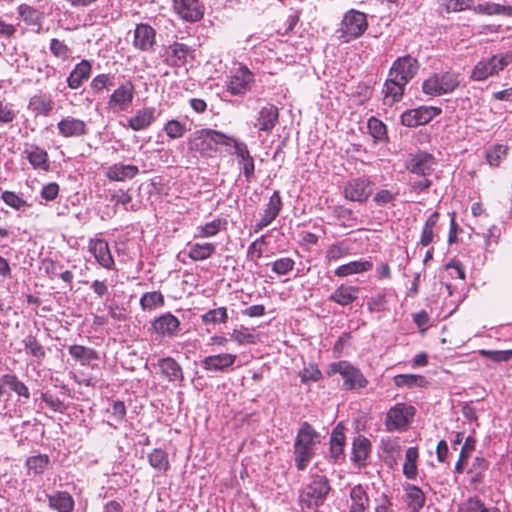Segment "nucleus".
Segmentation results:
<instances>
[{
	"label": "nucleus",
	"instance_id": "nucleus-48",
	"mask_svg": "<svg viewBox=\"0 0 512 512\" xmlns=\"http://www.w3.org/2000/svg\"><path fill=\"white\" fill-rule=\"evenodd\" d=\"M214 251L215 245L212 243H195L191 245L188 256L194 261H200L209 258Z\"/></svg>",
	"mask_w": 512,
	"mask_h": 512
},
{
	"label": "nucleus",
	"instance_id": "nucleus-15",
	"mask_svg": "<svg viewBox=\"0 0 512 512\" xmlns=\"http://www.w3.org/2000/svg\"><path fill=\"white\" fill-rule=\"evenodd\" d=\"M156 43L155 29L146 23H139L134 30L132 45L135 49L142 52H149L153 50Z\"/></svg>",
	"mask_w": 512,
	"mask_h": 512
},
{
	"label": "nucleus",
	"instance_id": "nucleus-33",
	"mask_svg": "<svg viewBox=\"0 0 512 512\" xmlns=\"http://www.w3.org/2000/svg\"><path fill=\"white\" fill-rule=\"evenodd\" d=\"M373 268V263L370 260H357L339 266L335 270V275L338 277H346L353 274H359L369 271Z\"/></svg>",
	"mask_w": 512,
	"mask_h": 512
},
{
	"label": "nucleus",
	"instance_id": "nucleus-2",
	"mask_svg": "<svg viewBox=\"0 0 512 512\" xmlns=\"http://www.w3.org/2000/svg\"><path fill=\"white\" fill-rule=\"evenodd\" d=\"M321 443V435L308 422H303L298 430L294 443L295 465L304 471L315 456L317 445Z\"/></svg>",
	"mask_w": 512,
	"mask_h": 512
},
{
	"label": "nucleus",
	"instance_id": "nucleus-50",
	"mask_svg": "<svg viewBox=\"0 0 512 512\" xmlns=\"http://www.w3.org/2000/svg\"><path fill=\"white\" fill-rule=\"evenodd\" d=\"M352 452L355 462L364 461L370 452V441L363 436H358L353 441Z\"/></svg>",
	"mask_w": 512,
	"mask_h": 512
},
{
	"label": "nucleus",
	"instance_id": "nucleus-14",
	"mask_svg": "<svg viewBox=\"0 0 512 512\" xmlns=\"http://www.w3.org/2000/svg\"><path fill=\"white\" fill-rule=\"evenodd\" d=\"M58 133L64 138H80L89 133L87 123L79 118L67 116L57 123Z\"/></svg>",
	"mask_w": 512,
	"mask_h": 512
},
{
	"label": "nucleus",
	"instance_id": "nucleus-46",
	"mask_svg": "<svg viewBox=\"0 0 512 512\" xmlns=\"http://www.w3.org/2000/svg\"><path fill=\"white\" fill-rule=\"evenodd\" d=\"M418 458V450L416 447H409L405 453V462L403 465V473L408 479H414L417 476L416 461Z\"/></svg>",
	"mask_w": 512,
	"mask_h": 512
},
{
	"label": "nucleus",
	"instance_id": "nucleus-21",
	"mask_svg": "<svg viewBox=\"0 0 512 512\" xmlns=\"http://www.w3.org/2000/svg\"><path fill=\"white\" fill-rule=\"evenodd\" d=\"M406 85L407 84L397 80L393 76H389L382 89L384 104L391 106L399 102L403 97Z\"/></svg>",
	"mask_w": 512,
	"mask_h": 512
},
{
	"label": "nucleus",
	"instance_id": "nucleus-58",
	"mask_svg": "<svg viewBox=\"0 0 512 512\" xmlns=\"http://www.w3.org/2000/svg\"><path fill=\"white\" fill-rule=\"evenodd\" d=\"M368 129L375 140H383L386 137V125L375 117L368 120Z\"/></svg>",
	"mask_w": 512,
	"mask_h": 512
},
{
	"label": "nucleus",
	"instance_id": "nucleus-39",
	"mask_svg": "<svg viewBox=\"0 0 512 512\" xmlns=\"http://www.w3.org/2000/svg\"><path fill=\"white\" fill-rule=\"evenodd\" d=\"M1 382L8 386L19 397H23L25 399L30 398L28 387L17 377V375L11 373L4 374L1 376Z\"/></svg>",
	"mask_w": 512,
	"mask_h": 512
},
{
	"label": "nucleus",
	"instance_id": "nucleus-41",
	"mask_svg": "<svg viewBox=\"0 0 512 512\" xmlns=\"http://www.w3.org/2000/svg\"><path fill=\"white\" fill-rule=\"evenodd\" d=\"M30 106L38 114L49 116L54 109V102L50 96L35 95L30 99Z\"/></svg>",
	"mask_w": 512,
	"mask_h": 512
},
{
	"label": "nucleus",
	"instance_id": "nucleus-26",
	"mask_svg": "<svg viewBox=\"0 0 512 512\" xmlns=\"http://www.w3.org/2000/svg\"><path fill=\"white\" fill-rule=\"evenodd\" d=\"M92 71L90 61L83 59L77 63L67 78V85L71 89H78L85 80H88Z\"/></svg>",
	"mask_w": 512,
	"mask_h": 512
},
{
	"label": "nucleus",
	"instance_id": "nucleus-55",
	"mask_svg": "<svg viewBox=\"0 0 512 512\" xmlns=\"http://www.w3.org/2000/svg\"><path fill=\"white\" fill-rule=\"evenodd\" d=\"M23 344L29 354L36 357L37 359H43L45 357V350L43 346L37 341V339L28 335L24 340Z\"/></svg>",
	"mask_w": 512,
	"mask_h": 512
},
{
	"label": "nucleus",
	"instance_id": "nucleus-36",
	"mask_svg": "<svg viewBox=\"0 0 512 512\" xmlns=\"http://www.w3.org/2000/svg\"><path fill=\"white\" fill-rule=\"evenodd\" d=\"M282 209V199L279 191H274L271 195L267 207L265 209L264 215L259 224H270L274 221Z\"/></svg>",
	"mask_w": 512,
	"mask_h": 512
},
{
	"label": "nucleus",
	"instance_id": "nucleus-59",
	"mask_svg": "<svg viewBox=\"0 0 512 512\" xmlns=\"http://www.w3.org/2000/svg\"><path fill=\"white\" fill-rule=\"evenodd\" d=\"M294 260L289 257H283L274 261L271 269L278 275H287L294 268Z\"/></svg>",
	"mask_w": 512,
	"mask_h": 512
},
{
	"label": "nucleus",
	"instance_id": "nucleus-7",
	"mask_svg": "<svg viewBox=\"0 0 512 512\" xmlns=\"http://www.w3.org/2000/svg\"><path fill=\"white\" fill-rule=\"evenodd\" d=\"M332 373H338L342 376L344 382L343 387L345 390H356L365 388L368 384L367 379L363 373L350 364L348 361H339L330 365Z\"/></svg>",
	"mask_w": 512,
	"mask_h": 512
},
{
	"label": "nucleus",
	"instance_id": "nucleus-56",
	"mask_svg": "<svg viewBox=\"0 0 512 512\" xmlns=\"http://www.w3.org/2000/svg\"><path fill=\"white\" fill-rule=\"evenodd\" d=\"M112 80L113 76L110 74H99L92 79L90 87L94 94H100L112 85Z\"/></svg>",
	"mask_w": 512,
	"mask_h": 512
},
{
	"label": "nucleus",
	"instance_id": "nucleus-35",
	"mask_svg": "<svg viewBox=\"0 0 512 512\" xmlns=\"http://www.w3.org/2000/svg\"><path fill=\"white\" fill-rule=\"evenodd\" d=\"M49 506L58 512H71L74 507V501L68 492L58 491L53 495H48Z\"/></svg>",
	"mask_w": 512,
	"mask_h": 512
},
{
	"label": "nucleus",
	"instance_id": "nucleus-4",
	"mask_svg": "<svg viewBox=\"0 0 512 512\" xmlns=\"http://www.w3.org/2000/svg\"><path fill=\"white\" fill-rule=\"evenodd\" d=\"M368 28L366 14L355 9L347 11L337 29V37L341 43H348L362 36Z\"/></svg>",
	"mask_w": 512,
	"mask_h": 512
},
{
	"label": "nucleus",
	"instance_id": "nucleus-64",
	"mask_svg": "<svg viewBox=\"0 0 512 512\" xmlns=\"http://www.w3.org/2000/svg\"><path fill=\"white\" fill-rule=\"evenodd\" d=\"M471 0H442L446 12H459L470 7Z\"/></svg>",
	"mask_w": 512,
	"mask_h": 512
},
{
	"label": "nucleus",
	"instance_id": "nucleus-31",
	"mask_svg": "<svg viewBox=\"0 0 512 512\" xmlns=\"http://www.w3.org/2000/svg\"><path fill=\"white\" fill-rule=\"evenodd\" d=\"M17 13L19 18L27 25L32 27H38L39 29L42 26L44 13L35 7L22 3L17 7Z\"/></svg>",
	"mask_w": 512,
	"mask_h": 512
},
{
	"label": "nucleus",
	"instance_id": "nucleus-60",
	"mask_svg": "<svg viewBox=\"0 0 512 512\" xmlns=\"http://www.w3.org/2000/svg\"><path fill=\"white\" fill-rule=\"evenodd\" d=\"M473 11L482 15H500L503 14V5L491 2L480 3L473 8Z\"/></svg>",
	"mask_w": 512,
	"mask_h": 512
},
{
	"label": "nucleus",
	"instance_id": "nucleus-52",
	"mask_svg": "<svg viewBox=\"0 0 512 512\" xmlns=\"http://www.w3.org/2000/svg\"><path fill=\"white\" fill-rule=\"evenodd\" d=\"M345 444V435L338 428L334 429L330 440V451L331 456L334 459H338L343 454V448Z\"/></svg>",
	"mask_w": 512,
	"mask_h": 512
},
{
	"label": "nucleus",
	"instance_id": "nucleus-57",
	"mask_svg": "<svg viewBox=\"0 0 512 512\" xmlns=\"http://www.w3.org/2000/svg\"><path fill=\"white\" fill-rule=\"evenodd\" d=\"M350 254V248L342 242L335 243L329 247L326 252V259L328 261H337L340 258L348 256Z\"/></svg>",
	"mask_w": 512,
	"mask_h": 512
},
{
	"label": "nucleus",
	"instance_id": "nucleus-34",
	"mask_svg": "<svg viewBox=\"0 0 512 512\" xmlns=\"http://www.w3.org/2000/svg\"><path fill=\"white\" fill-rule=\"evenodd\" d=\"M358 291V287L341 285L330 295L329 299L341 306H347L357 299Z\"/></svg>",
	"mask_w": 512,
	"mask_h": 512
},
{
	"label": "nucleus",
	"instance_id": "nucleus-42",
	"mask_svg": "<svg viewBox=\"0 0 512 512\" xmlns=\"http://www.w3.org/2000/svg\"><path fill=\"white\" fill-rule=\"evenodd\" d=\"M394 384L397 387H425L428 381L424 376L417 374H399L394 377Z\"/></svg>",
	"mask_w": 512,
	"mask_h": 512
},
{
	"label": "nucleus",
	"instance_id": "nucleus-6",
	"mask_svg": "<svg viewBox=\"0 0 512 512\" xmlns=\"http://www.w3.org/2000/svg\"><path fill=\"white\" fill-rule=\"evenodd\" d=\"M460 84L458 74L453 72L435 73L422 84V90L428 95H442L453 92Z\"/></svg>",
	"mask_w": 512,
	"mask_h": 512
},
{
	"label": "nucleus",
	"instance_id": "nucleus-27",
	"mask_svg": "<svg viewBox=\"0 0 512 512\" xmlns=\"http://www.w3.org/2000/svg\"><path fill=\"white\" fill-rule=\"evenodd\" d=\"M432 117V108H417L404 112L401 115V122L407 127H417L428 123Z\"/></svg>",
	"mask_w": 512,
	"mask_h": 512
},
{
	"label": "nucleus",
	"instance_id": "nucleus-22",
	"mask_svg": "<svg viewBox=\"0 0 512 512\" xmlns=\"http://www.w3.org/2000/svg\"><path fill=\"white\" fill-rule=\"evenodd\" d=\"M88 248L102 267L111 269L114 266V259L107 242L102 239H91Z\"/></svg>",
	"mask_w": 512,
	"mask_h": 512
},
{
	"label": "nucleus",
	"instance_id": "nucleus-28",
	"mask_svg": "<svg viewBox=\"0 0 512 512\" xmlns=\"http://www.w3.org/2000/svg\"><path fill=\"white\" fill-rule=\"evenodd\" d=\"M236 355L223 353L210 355L203 359L202 366L208 371H224L235 363Z\"/></svg>",
	"mask_w": 512,
	"mask_h": 512
},
{
	"label": "nucleus",
	"instance_id": "nucleus-62",
	"mask_svg": "<svg viewBox=\"0 0 512 512\" xmlns=\"http://www.w3.org/2000/svg\"><path fill=\"white\" fill-rule=\"evenodd\" d=\"M41 399L45 402L54 412L64 413L67 409L65 403L58 397L51 395L50 393H42Z\"/></svg>",
	"mask_w": 512,
	"mask_h": 512
},
{
	"label": "nucleus",
	"instance_id": "nucleus-63",
	"mask_svg": "<svg viewBox=\"0 0 512 512\" xmlns=\"http://www.w3.org/2000/svg\"><path fill=\"white\" fill-rule=\"evenodd\" d=\"M299 375L303 383H308L310 381L316 382L322 377L321 371L315 365H309L308 367H305L302 371H300Z\"/></svg>",
	"mask_w": 512,
	"mask_h": 512
},
{
	"label": "nucleus",
	"instance_id": "nucleus-38",
	"mask_svg": "<svg viewBox=\"0 0 512 512\" xmlns=\"http://www.w3.org/2000/svg\"><path fill=\"white\" fill-rule=\"evenodd\" d=\"M509 147L504 144H494L485 152V159L491 167H499L508 155Z\"/></svg>",
	"mask_w": 512,
	"mask_h": 512
},
{
	"label": "nucleus",
	"instance_id": "nucleus-37",
	"mask_svg": "<svg viewBox=\"0 0 512 512\" xmlns=\"http://www.w3.org/2000/svg\"><path fill=\"white\" fill-rule=\"evenodd\" d=\"M69 354L81 365H89L92 361L98 359L95 350L82 345H72L69 347Z\"/></svg>",
	"mask_w": 512,
	"mask_h": 512
},
{
	"label": "nucleus",
	"instance_id": "nucleus-18",
	"mask_svg": "<svg viewBox=\"0 0 512 512\" xmlns=\"http://www.w3.org/2000/svg\"><path fill=\"white\" fill-rule=\"evenodd\" d=\"M435 158L427 152H418L410 155L407 162V169L417 175L426 176L433 171Z\"/></svg>",
	"mask_w": 512,
	"mask_h": 512
},
{
	"label": "nucleus",
	"instance_id": "nucleus-12",
	"mask_svg": "<svg viewBox=\"0 0 512 512\" xmlns=\"http://www.w3.org/2000/svg\"><path fill=\"white\" fill-rule=\"evenodd\" d=\"M134 94V84L131 81H126L110 95L108 107L117 112L125 111L131 106Z\"/></svg>",
	"mask_w": 512,
	"mask_h": 512
},
{
	"label": "nucleus",
	"instance_id": "nucleus-1",
	"mask_svg": "<svg viewBox=\"0 0 512 512\" xmlns=\"http://www.w3.org/2000/svg\"><path fill=\"white\" fill-rule=\"evenodd\" d=\"M330 491L331 486L326 476L311 475L299 492L298 504L301 512H321L319 507L324 504Z\"/></svg>",
	"mask_w": 512,
	"mask_h": 512
},
{
	"label": "nucleus",
	"instance_id": "nucleus-10",
	"mask_svg": "<svg viewBox=\"0 0 512 512\" xmlns=\"http://www.w3.org/2000/svg\"><path fill=\"white\" fill-rule=\"evenodd\" d=\"M415 409L411 405L398 403L386 415V427L389 431L404 429L413 418Z\"/></svg>",
	"mask_w": 512,
	"mask_h": 512
},
{
	"label": "nucleus",
	"instance_id": "nucleus-44",
	"mask_svg": "<svg viewBox=\"0 0 512 512\" xmlns=\"http://www.w3.org/2000/svg\"><path fill=\"white\" fill-rule=\"evenodd\" d=\"M458 512H500V511L494 507H487L477 497H470L458 506Z\"/></svg>",
	"mask_w": 512,
	"mask_h": 512
},
{
	"label": "nucleus",
	"instance_id": "nucleus-51",
	"mask_svg": "<svg viewBox=\"0 0 512 512\" xmlns=\"http://www.w3.org/2000/svg\"><path fill=\"white\" fill-rule=\"evenodd\" d=\"M49 462L50 460L47 455L39 454L27 458L25 465L29 472L42 474L47 469Z\"/></svg>",
	"mask_w": 512,
	"mask_h": 512
},
{
	"label": "nucleus",
	"instance_id": "nucleus-49",
	"mask_svg": "<svg viewBox=\"0 0 512 512\" xmlns=\"http://www.w3.org/2000/svg\"><path fill=\"white\" fill-rule=\"evenodd\" d=\"M149 464L160 472H166L169 469L168 454L162 449H154L148 454Z\"/></svg>",
	"mask_w": 512,
	"mask_h": 512
},
{
	"label": "nucleus",
	"instance_id": "nucleus-61",
	"mask_svg": "<svg viewBox=\"0 0 512 512\" xmlns=\"http://www.w3.org/2000/svg\"><path fill=\"white\" fill-rule=\"evenodd\" d=\"M231 337L239 344H254L256 336L246 327L233 330Z\"/></svg>",
	"mask_w": 512,
	"mask_h": 512
},
{
	"label": "nucleus",
	"instance_id": "nucleus-30",
	"mask_svg": "<svg viewBox=\"0 0 512 512\" xmlns=\"http://www.w3.org/2000/svg\"><path fill=\"white\" fill-rule=\"evenodd\" d=\"M404 501L409 512H419L425 505L426 497L424 492L415 485L407 484L404 487Z\"/></svg>",
	"mask_w": 512,
	"mask_h": 512
},
{
	"label": "nucleus",
	"instance_id": "nucleus-53",
	"mask_svg": "<svg viewBox=\"0 0 512 512\" xmlns=\"http://www.w3.org/2000/svg\"><path fill=\"white\" fill-rule=\"evenodd\" d=\"M163 130L167 137L170 139L182 138L187 132L186 125L176 119L167 121L163 127Z\"/></svg>",
	"mask_w": 512,
	"mask_h": 512
},
{
	"label": "nucleus",
	"instance_id": "nucleus-54",
	"mask_svg": "<svg viewBox=\"0 0 512 512\" xmlns=\"http://www.w3.org/2000/svg\"><path fill=\"white\" fill-rule=\"evenodd\" d=\"M202 322L204 324H217L225 323L228 319L227 309L225 307H219L212 309L202 315Z\"/></svg>",
	"mask_w": 512,
	"mask_h": 512
},
{
	"label": "nucleus",
	"instance_id": "nucleus-3",
	"mask_svg": "<svg viewBox=\"0 0 512 512\" xmlns=\"http://www.w3.org/2000/svg\"><path fill=\"white\" fill-rule=\"evenodd\" d=\"M231 141L232 136L218 130L203 128L194 131L188 138L187 144L191 152L209 157L217 152L218 145L228 147L231 145Z\"/></svg>",
	"mask_w": 512,
	"mask_h": 512
},
{
	"label": "nucleus",
	"instance_id": "nucleus-20",
	"mask_svg": "<svg viewBox=\"0 0 512 512\" xmlns=\"http://www.w3.org/2000/svg\"><path fill=\"white\" fill-rule=\"evenodd\" d=\"M279 121V109L277 106L273 104H267L263 106L256 118L255 127L259 129V131L263 132H271Z\"/></svg>",
	"mask_w": 512,
	"mask_h": 512
},
{
	"label": "nucleus",
	"instance_id": "nucleus-40",
	"mask_svg": "<svg viewBox=\"0 0 512 512\" xmlns=\"http://www.w3.org/2000/svg\"><path fill=\"white\" fill-rule=\"evenodd\" d=\"M49 49L55 58L63 62L71 61L73 59L72 49L65 43L64 40L52 38L49 43Z\"/></svg>",
	"mask_w": 512,
	"mask_h": 512
},
{
	"label": "nucleus",
	"instance_id": "nucleus-25",
	"mask_svg": "<svg viewBox=\"0 0 512 512\" xmlns=\"http://www.w3.org/2000/svg\"><path fill=\"white\" fill-rule=\"evenodd\" d=\"M190 48L180 42H174L166 48L165 63L171 67H181L187 62Z\"/></svg>",
	"mask_w": 512,
	"mask_h": 512
},
{
	"label": "nucleus",
	"instance_id": "nucleus-43",
	"mask_svg": "<svg viewBox=\"0 0 512 512\" xmlns=\"http://www.w3.org/2000/svg\"><path fill=\"white\" fill-rule=\"evenodd\" d=\"M487 468V461L484 458L476 457L468 470L470 484L476 486L482 483Z\"/></svg>",
	"mask_w": 512,
	"mask_h": 512
},
{
	"label": "nucleus",
	"instance_id": "nucleus-45",
	"mask_svg": "<svg viewBox=\"0 0 512 512\" xmlns=\"http://www.w3.org/2000/svg\"><path fill=\"white\" fill-rule=\"evenodd\" d=\"M1 199L6 205L17 211H25L28 207H30V204L26 199L23 198L21 194H17L13 191H3L1 194Z\"/></svg>",
	"mask_w": 512,
	"mask_h": 512
},
{
	"label": "nucleus",
	"instance_id": "nucleus-9",
	"mask_svg": "<svg viewBox=\"0 0 512 512\" xmlns=\"http://www.w3.org/2000/svg\"><path fill=\"white\" fill-rule=\"evenodd\" d=\"M418 69V60L408 54L397 58L393 62L389 70V76L408 84L416 76Z\"/></svg>",
	"mask_w": 512,
	"mask_h": 512
},
{
	"label": "nucleus",
	"instance_id": "nucleus-29",
	"mask_svg": "<svg viewBox=\"0 0 512 512\" xmlns=\"http://www.w3.org/2000/svg\"><path fill=\"white\" fill-rule=\"evenodd\" d=\"M349 496L351 500L349 512H366L370 505V498L363 485L358 484L353 486Z\"/></svg>",
	"mask_w": 512,
	"mask_h": 512
},
{
	"label": "nucleus",
	"instance_id": "nucleus-24",
	"mask_svg": "<svg viewBox=\"0 0 512 512\" xmlns=\"http://www.w3.org/2000/svg\"><path fill=\"white\" fill-rule=\"evenodd\" d=\"M155 119V109L153 107L141 108L128 119L127 127L133 131H142L147 129Z\"/></svg>",
	"mask_w": 512,
	"mask_h": 512
},
{
	"label": "nucleus",
	"instance_id": "nucleus-13",
	"mask_svg": "<svg viewBox=\"0 0 512 512\" xmlns=\"http://www.w3.org/2000/svg\"><path fill=\"white\" fill-rule=\"evenodd\" d=\"M173 8L182 20L191 23L200 21L205 12L200 0H173Z\"/></svg>",
	"mask_w": 512,
	"mask_h": 512
},
{
	"label": "nucleus",
	"instance_id": "nucleus-17",
	"mask_svg": "<svg viewBox=\"0 0 512 512\" xmlns=\"http://www.w3.org/2000/svg\"><path fill=\"white\" fill-rule=\"evenodd\" d=\"M372 193V183L366 178H356L347 182L344 187L346 199L364 202Z\"/></svg>",
	"mask_w": 512,
	"mask_h": 512
},
{
	"label": "nucleus",
	"instance_id": "nucleus-16",
	"mask_svg": "<svg viewBox=\"0 0 512 512\" xmlns=\"http://www.w3.org/2000/svg\"><path fill=\"white\" fill-rule=\"evenodd\" d=\"M238 158L239 165L242 166L243 175L246 181H251L254 177L255 163L246 143L232 137L231 145Z\"/></svg>",
	"mask_w": 512,
	"mask_h": 512
},
{
	"label": "nucleus",
	"instance_id": "nucleus-47",
	"mask_svg": "<svg viewBox=\"0 0 512 512\" xmlns=\"http://www.w3.org/2000/svg\"><path fill=\"white\" fill-rule=\"evenodd\" d=\"M164 305V297L159 291L146 292L140 298V306L144 311H151Z\"/></svg>",
	"mask_w": 512,
	"mask_h": 512
},
{
	"label": "nucleus",
	"instance_id": "nucleus-5",
	"mask_svg": "<svg viewBox=\"0 0 512 512\" xmlns=\"http://www.w3.org/2000/svg\"><path fill=\"white\" fill-rule=\"evenodd\" d=\"M511 63L512 52L493 55L488 59L477 62L471 71L470 79L473 81H484L491 76L497 75Z\"/></svg>",
	"mask_w": 512,
	"mask_h": 512
},
{
	"label": "nucleus",
	"instance_id": "nucleus-11",
	"mask_svg": "<svg viewBox=\"0 0 512 512\" xmlns=\"http://www.w3.org/2000/svg\"><path fill=\"white\" fill-rule=\"evenodd\" d=\"M149 330L161 338H174L179 334L180 321L172 313L167 312L155 318Z\"/></svg>",
	"mask_w": 512,
	"mask_h": 512
},
{
	"label": "nucleus",
	"instance_id": "nucleus-8",
	"mask_svg": "<svg viewBox=\"0 0 512 512\" xmlns=\"http://www.w3.org/2000/svg\"><path fill=\"white\" fill-rule=\"evenodd\" d=\"M255 78L247 66L241 65L231 71L226 81V90L233 96H244L252 89Z\"/></svg>",
	"mask_w": 512,
	"mask_h": 512
},
{
	"label": "nucleus",
	"instance_id": "nucleus-32",
	"mask_svg": "<svg viewBox=\"0 0 512 512\" xmlns=\"http://www.w3.org/2000/svg\"><path fill=\"white\" fill-rule=\"evenodd\" d=\"M139 172L136 165H124L114 164L107 170V177L113 181H124L126 179H132Z\"/></svg>",
	"mask_w": 512,
	"mask_h": 512
},
{
	"label": "nucleus",
	"instance_id": "nucleus-19",
	"mask_svg": "<svg viewBox=\"0 0 512 512\" xmlns=\"http://www.w3.org/2000/svg\"><path fill=\"white\" fill-rule=\"evenodd\" d=\"M30 165L38 171L48 172L50 169L47 151L36 144H25L23 151Z\"/></svg>",
	"mask_w": 512,
	"mask_h": 512
},
{
	"label": "nucleus",
	"instance_id": "nucleus-23",
	"mask_svg": "<svg viewBox=\"0 0 512 512\" xmlns=\"http://www.w3.org/2000/svg\"><path fill=\"white\" fill-rule=\"evenodd\" d=\"M161 375L169 382H182L184 374L180 364L172 357H164L157 363Z\"/></svg>",
	"mask_w": 512,
	"mask_h": 512
}]
</instances>
